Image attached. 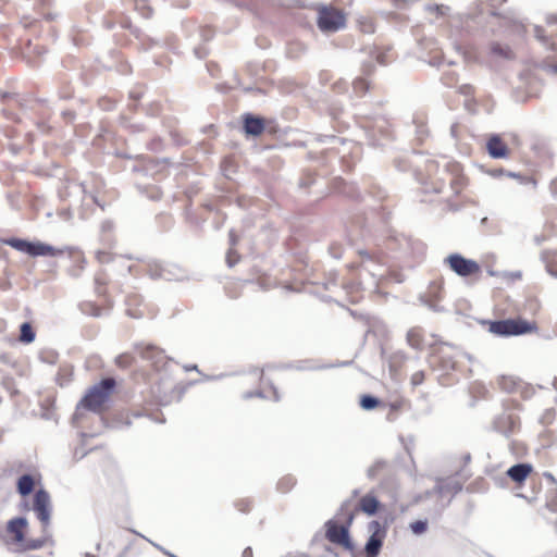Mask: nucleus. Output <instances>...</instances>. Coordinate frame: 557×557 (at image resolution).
<instances>
[{"label": "nucleus", "instance_id": "obj_1", "mask_svg": "<svg viewBox=\"0 0 557 557\" xmlns=\"http://www.w3.org/2000/svg\"><path fill=\"white\" fill-rule=\"evenodd\" d=\"M115 380L113 377H104L97 384L92 385L86 395L81 399L76 407V412L73 416V419H77L78 410L81 407L98 412L104 403L109 399L110 395L113 393L115 388Z\"/></svg>", "mask_w": 557, "mask_h": 557}, {"label": "nucleus", "instance_id": "obj_2", "mask_svg": "<svg viewBox=\"0 0 557 557\" xmlns=\"http://www.w3.org/2000/svg\"><path fill=\"white\" fill-rule=\"evenodd\" d=\"M348 503L341 506L339 513L345 515V522L338 524L333 519L325 522V537L333 544L341 545L347 550L354 549V543L350 539L349 528L354 521V512L346 510Z\"/></svg>", "mask_w": 557, "mask_h": 557}, {"label": "nucleus", "instance_id": "obj_3", "mask_svg": "<svg viewBox=\"0 0 557 557\" xmlns=\"http://www.w3.org/2000/svg\"><path fill=\"white\" fill-rule=\"evenodd\" d=\"M482 324H488V331L500 337L519 336L536 330L535 323L521 319L480 320Z\"/></svg>", "mask_w": 557, "mask_h": 557}, {"label": "nucleus", "instance_id": "obj_4", "mask_svg": "<svg viewBox=\"0 0 557 557\" xmlns=\"http://www.w3.org/2000/svg\"><path fill=\"white\" fill-rule=\"evenodd\" d=\"M8 244L14 249L25 252L29 256H58L62 253V250L57 249L50 245L40 242H27L24 239L12 238L8 240Z\"/></svg>", "mask_w": 557, "mask_h": 557}, {"label": "nucleus", "instance_id": "obj_5", "mask_svg": "<svg viewBox=\"0 0 557 557\" xmlns=\"http://www.w3.org/2000/svg\"><path fill=\"white\" fill-rule=\"evenodd\" d=\"M369 531L371 532L364 545V557H377L382 550L384 539L386 536V529L377 520L369 523Z\"/></svg>", "mask_w": 557, "mask_h": 557}, {"label": "nucleus", "instance_id": "obj_6", "mask_svg": "<svg viewBox=\"0 0 557 557\" xmlns=\"http://www.w3.org/2000/svg\"><path fill=\"white\" fill-rule=\"evenodd\" d=\"M33 510L37 519L41 522L45 531L50 523L52 511L50 494L45 488H39L35 492Z\"/></svg>", "mask_w": 557, "mask_h": 557}, {"label": "nucleus", "instance_id": "obj_7", "mask_svg": "<svg viewBox=\"0 0 557 557\" xmlns=\"http://www.w3.org/2000/svg\"><path fill=\"white\" fill-rule=\"evenodd\" d=\"M345 24L344 15L334 9L323 8L319 12L318 25L322 32H336Z\"/></svg>", "mask_w": 557, "mask_h": 557}, {"label": "nucleus", "instance_id": "obj_8", "mask_svg": "<svg viewBox=\"0 0 557 557\" xmlns=\"http://www.w3.org/2000/svg\"><path fill=\"white\" fill-rule=\"evenodd\" d=\"M331 363H318L313 360H299L295 362H285L280 364L268 366V369L275 370H295V371H321L334 368Z\"/></svg>", "mask_w": 557, "mask_h": 557}, {"label": "nucleus", "instance_id": "obj_9", "mask_svg": "<svg viewBox=\"0 0 557 557\" xmlns=\"http://www.w3.org/2000/svg\"><path fill=\"white\" fill-rule=\"evenodd\" d=\"M447 262L450 269L461 276H469L480 271V267L475 261L465 259L459 255L449 256Z\"/></svg>", "mask_w": 557, "mask_h": 557}, {"label": "nucleus", "instance_id": "obj_10", "mask_svg": "<svg viewBox=\"0 0 557 557\" xmlns=\"http://www.w3.org/2000/svg\"><path fill=\"white\" fill-rule=\"evenodd\" d=\"M139 355L143 359L148 360L152 366L159 370L161 367H166L172 361L164 351L154 345H145L139 348Z\"/></svg>", "mask_w": 557, "mask_h": 557}, {"label": "nucleus", "instance_id": "obj_11", "mask_svg": "<svg viewBox=\"0 0 557 557\" xmlns=\"http://www.w3.org/2000/svg\"><path fill=\"white\" fill-rule=\"evenodd\" d=\"M27 524L28 521L25 517H15L8 521L7 530L9 533L13 534L14 542H24V530L26 529Z\"/></svg>", "mask_w": 557, "mask_h": 557}, {"label": "nucleus", "instance_id": "obj_12", "mask_svg": "<svg viewBox=\"0 0 557 557\" xmlns=\"http://www.w3.org/2000/svg\"><path fill=\"white\" fill-rule=\"evenodd\" d=\"M532 472V466L527 462H519L507 470V475L516 483H522Z\"/></svg>", "mask_w": 557, "mask_h": 557}, {"label": "nucleus", "instance_id": "obj_13", "mask_svg": "<svg viewBox=\"0 0 557 557\" xmlns=\"http://www.w3.org/2000/svg\"><path fill=\"white\" fill-rule=\"evenodd\" d=\"M380 507L381 502L371 493L363 495L359 500V509L368 516H374Z\"/></svg>", "mask_w": 557, "mask_h": 557}, {"label": "nucleus", "instance_id": "obj_14", "mask_svg": "<svg viewBox=\"0 0 557 557\" xmlns=\"http://www.w3.org/2000/svg\"><path fill=\"white\" fill-rule=\"evenodd\" d=\"M34 488H35V479L32 474L25 473V474H22L17 479L16 491L21 496H23V497L28 496L29 494L33 493Z\"/></svg>", "mask_w": 557, "mask_h": 557}, {"label": "nucleus", "instance_id": "obj_15", "mask_svg": "<svg viewBox=\"0 0 557 557\" xmlns=\"http://www.w3.org/2000/svg\"><path fill=\"white\" fill-rule=\"evenodd\" d=\"M487 150L493 158H505L507 156V147L498 136H493L487 141Z\"/></svg>", "mask_w": 557, "mask_h": 557}, {"label": "nucleus", "instance_id": "obj_16", "mask_svg": "<svg viewBox=\"0 0 557 557\" xmlns=\"http://www.w3.org/2000/svg\"><path fill=\"white\" fill-rule=\"evenodd\" d=\"M169 393L162 392V385L159 384L152 389L154 397L161 406H168L172 403L175 396V389L173 385L168 386Z\"/></svg>", "mask_w": 557, "mask_h": 557}, {"label": "nucleus", "instance_id": "obj_17", "mask_svg": "<svg viewBox=\"0 0 557 557\" xmlns=\"http://www.w3.org/2000/svg\"><path fill=\"white\" fill-rule=\"evenodd\" d=\"M35 338H36V333L33 329V325L29 322H23L20 325V336H18L20 342H22L24 344H30L35 341Z\"/></svg>", "mask_w": 557, "mask_h": 557}, {"label": "nucleus", "instance_id": "obj_18", "mask_svg": "<svg viewBox=\"0 0 557 557\" xmlns=\"http://www.w3.org/2000/svg\"><path fill=\"white\" fill-rule=\"evenodd\" d=\"M380 404V398L371 394H363L359 399V406L366 411L375 409Z\"/></svg>", "mask_w": 557, "mask_h": 557}, {"label": "nucleus", "instance_id": "obj_19", "mask_svg": "<svg viewBox=\"0 0 557 557\" xmlns=\"http://www.w3.org/2000/svg\"><path fill=\"white\" fill-rule=\"evenodd\" d=\"M245 129L248 134L258 135L263 129V123L260 119L247 117L245 121Z\"/></svg>", "mask_w": 557, "mask_h": 557}, {"label": "nucleus", "instance_id": "obj_20", "mask_svg": "<svg viewBox=\"0 0 557 557\" xmlns=\"http://www.w3.org/2000/svg\"><path fill=\"white\" fill-rule=\"evenodd\" d=\"M408 344L416 349H419L422 344V334L419 327H412L407 332Z\"/></svg>", "mask_w": 557, "mask_h": 557}, {"label": "nucleus", "instance_id": "obj_21", "mask_svg": "<svg viewBox=\"0 0 557 557\" xmlns=\"http://www.w3.org/2000/svg\"><path fill=\"white\" fill-rule=\"evenodd\" d=\"M409 529L412 534L421 536L428 531L429 521L426 519L416 520L409 524Z\"/></svg>", "mask_w": 557, "mask_h": 557}, {"label": "nucleus", "instance_id": "obj_22", "mask_svg": "<svg viewBox=\"0 0 557 557\" xmlns=\"http://www.w3.org/2000/svg\"><path fill=\"white\" fill-rule=\"evenodd\" d=\"M47 543V537L41 536L39 539H30V540H24L21 544L23 545L24 550H35L44 547Z\"/></svg>", "mask_w": 557, "mask_h": 557}, {"label": "nucleus", "instance_id": "obj_23", "mask_svg": "<svg viewBox=\"0 0 557 557\" xmlns=\"http://www.w3.org/2000/svg\"><path fill=\"white\" fill-rule=\"evenodd\" d=\"M461 485L458 482H454L453 484H443L442 482H438L434 491L438 493L440 495H443L445 492L450 491L453 494H457L461 491Z\"/></svg>", "mask_w": 557, "mask_h": 557}, {"label": "nucleus", "instance_id": "obj_24", "mask_svg": "<svg viewBox=\"0 0 557 557\" xmlns=\"http://www.w3.org/2000/svg\"><path fill=\"white\" fill-rule=\"evenodd\" d=\"M133 361L134 358L128 354H122L115 358V363L121 368L129 367L133 363Z\"/></svg>", "mask_w": 557, "mask_h": 557}, {"label": "nucleus", "instance_id": "obj_25", "mask_svg": "<svg viewBox=\"0 0 557 557\" xmlns=\"http://www.w3.org/2000/svg\"><path fill=\"white\" fill-rule=\"evenodd\" d=\"M440 359L442 361V370L449 371L455 369V361L446 357L442 351L440 352Z\"/></svg>", "mask_w": 557, "mask_h": 557}, {"label": "nucleus", "instance_id": "obj_26", "mask_svg": "<svg viewBox=\"0 0 557 557\" xmlns=\"http://www.w3.org/2000/svg\"><path fill=\"white\" fill-rule=\"evenodd\" d=\"M424 381V372L417 371L411 375L410 383L413 387L421 385Z\"/></svg>", "mask_w": 557, "mask_h": 557}, {"label": "nucleus", "instance_id": "obj_27", "mask_svg": "<svg viewBox=\"0 0 557 557\" xmlns=\"http://www.w3.org/2000/svg\"><path fill=\"white\" fill-rule=\"evenodd\" d=\"M151 275L154 277H162L165 280H180L181 278L180 276L172 275L170 270H166V269H162L160 272H152Z\"/></svg>", "mask_w": 557, "mask_h": 557}, {"label": "nucleus", "instance_id": "obj_28", "mask_svg": "<svg viewBox=\"0 0 557 557\" xmlns=\"http://www.w3.org/2000/svg\"><path fill=\"white\" fill-rule=\"evenodd\" d=\"M354 88L357 92H363L367 90L368 88V83L360 78V79H357L355 83H354Z\"/></svg>", "mask_w": 557, "mask_h": 557}, {"label": "nucleus", "instance_id": "obj_29", "mask_svg": "<svg viewBox=\"0 0 557 557\" xmlns=\"http://www.w3.org/2000/svg\"><path fill=\"white\" fill-rule=\"evenodd\" d=\"M252 397H259V398H264V394L262 391H256V392H246L244 393L243 395V398L244 399H250Z\"/></svg>", "mask_w": 557, "mask_h": 557}, {"label": "nucleus", "instance_id": "obj_30", "mask_svg": "<svg viewBox=\"0 0 557 557\" xmlns=\"http://www.w3.org/2000/svg\"><path fill=\"white\" fill-rule=\"evenodd\" d=\"M383 462H376L375 465H373L371 468H369L368 470V476L369 478H374L376 471L382 467Z\"/></svg>", "mask_w": 557, "mask_h": 557}, {"label": "nucleus", "instance_id": "obj_31", "mask_svg": "<svg viewBox=\"0 0 557 557\" xmlns=\"http://www.w3.org/2000/svg\"><path fill=\"white\" fill-rule=\"evenodd\" d=\"M503 388L506 389L507 392H512L513 391V383L511 381H508L507 379H503Z\"/></svg>", "mask_w": 557, "mask_h": 557}, {"label": "nucleus", "instance_id": "obj_32", "mask_svg": "<svg viewBox=\"0 0 557 557\" xmlns=\"http://www.w3.org/2000/svg\"><path fill=\"white\" fill-rule=\"evenodd\" d=\"M403 404H404V401L399 400V401H393L388 406H389L391 411H398V410H400Z\"/></svg>", "mask_w": 557, "mask_h": 557}, {"label": "nucleus", "instance_id": "obj_33", "mask_svg": "<svg viewBox=\"0 0 557 557\" xmlns=\"http://www.w3.org/2000/svg\"><path fill=\"white\" fill-rule=\"evenodd\" d=\"M233 256H234V251L232 249H230V251L227 252V256H226V260L230 265H233L237 261V259H233Z\"/></svg>", "mask_w": 557, "mask_h": 557}, {"label": "nucleus", "instance_id": "obj_34", "mask_svg": "<svg viewBox=\"0 0 557 557\" xmlns=\"http://www.w3.org/2000/svg\"><path fill=\"white\" fill-rule=\"evenodd\" d=\"M228 375L230 374H227V373H220L218 375H208V376H206V380H222Z\"/></svg>", "mask_w": 557, "mask_h": 557}, {"label": "nucleus", "instance_id": "obj_35", "mask_svg": "<svg viewBox=\"0 0 557 557\" xmlns=\"http://www.w3.org/2000/svg\"><path fill=\"white\" fill-rule=\"evenodd\" d=\"M544 478L547 479L552 484H555L557 486V481L555 476L550 472H544Z\"/></svg>", "mask_w": 557, "mask_h": 557}, {"label": "nucleus", "instance_id": "obj_36", "mask_svg": "<svg viewBox=\"0 0 557 557\" xmlns=\"http://www.w3.org/2000/svg\"><path fill=\"white\" fill-rule=\"evenodd\" d=\"M131 532H132V533H134V534H136V535H138V536H140V537H143V539H145V540H147V541H148L149 543H151L154 547H157V548L161 549V547H160L158 544H156V543L151 542V541H150V540H148L145 535L140 534V533H139V532H137L136 530L131 529Z\"/></svg>", "mask_w": 557, "mask_h": 557}, {"label": "nucleus", "instance_id": "obj_37", "mask_svg": "<svg viewBox=\"0 0 557 557\" xmlns=\"http://www.w3.org/2000/svg\"><path fill=\"white\" fill-rule=\"evenodd\" d=\"M243 557H252V549H251V547H246L244 549Z\"/></svg>", "mask_w": 557, "mask_h": 557}, {"label": "nucleus", "instance_id": "obj_38", "mask_svg": "<svg viewBox=\"0 0 557 557\" xmlns=\"http://www.w3.org/2000/svg\"><path fill=\"white\" fill-rule=\"evenodd\" d=\"M185 371H197L199 372V369H198V366L197 364H191V366H186L185 367Z\"/></svg>", "mask_w": 557, "mask_h": 557}, {"label": "nucleus", "instance_id": "obj_39", "mask_svg": "<svg viewBox=\"0 0 557 557\" xmlns=\"http://www.w3.org/2000/svg\"><path fill=\"white\" fill-rule=\"evenodd\" d=\"M507 175H508V176H510V177H513V178H518V180H520V182H521V183H524V182H525V180H524V178L520 177L519 175H517V174H515V173H507Z\"/></svg>", "mask_w": 557, "mask_h": 557}, {"label": "nucleus", "instance_id": "obj_40", "mask_svg": "<svg viewBox=\"0 0 557 557\" xmlns=\"http://www.w3.org/2000/svg\"><path fill=\"white\" fill-rule=\"evenodd\" d=\"M272 391H273V394H274V400L278 401L280 400V395H278V392H277L276 387L272 386Z\"/></svg>", "mask_w": 557, "mask_h": 557}, {"label": "nucleus", "instance_id": "obj_41", "mask_svg": "<svg viewBox=\"0 0 557 557\" xmlns=\"http://www.w3.org/2000/svg\"><path fill=\"white\" fill-rule=\"evenodd\" d=\"M547 269H548L549 273H552L553 275L557 276V269L556 270L553 269L552 265H548Z\"/></svg>", "mask_w": 557, "mask_h": 557}, {"label": "nucleus", "instance_id": "obj_42", "mask_svg": "<svg viewBox=\"0 0 557 557\" xmlns=\"http://www.w3.org/2000/svg\"><path fill=\"white\" fill-rule=\"evenodd\" d=\"M500 174H503L502 170H496V171H492L491 172V175H493V176H497V175H500Z\"/></svg>", "mask_w": 557, "mask_h": 557}, {"label": "nucleus", "instance_id": "obj_43", "mask_svg": "<svg viewBox=\"0 0 557 557\" xmlns=\"http://www.w3.org/2000/svg\"><path fill=\"white\" fill-rule=\"evenodd\" d=\"M283 557H311V556H309L308 554H305V553H304V554H300V555H298V556L285 555V556H283Z\"/></svg>", "mask_w": 557, "mask_h": 557}, {"label": "nucleus", "instance_id": "obj_44", "mask_svg": "<svg viewBox=\"0 0 557 557\" xmlns=\"http://www.w3.org/2000/svg\"><path fill=\"white\" fill-rule=\"evenodd\" d=\"M500 421H510L511 424L513 423L509 416L500 418Z\"/></svg>", "mask_w": 557, "mask_h": 557}, {"label": "nucleus", "instance_id": "obj_45", "mask_svg": "<svg viewBox=\"0 0 557 557\" xmlns=\"http://www.w3.org/2000/svg\"><path fill=\"white\" fill-rule=\"evenodd\" d=\"M41 360L48 363H53L54 361L51 360V358L46 359L44 356H41Z\"/></svg>", "mask_w": 557, "mask_h": 557}, {"label": "nucleus", "instance_id": "obj_46", "mask_svg": "<svg viewBox=\"0 0 557 557\" xmlns=\"http://www.w3.org/2000/svg\"><path fill=\"white\" fill-rule=\"evenodd\" d=\"M41 360L48 363H53L54 361L51 360V358L46 359L44 356H41Z\"/></svg>", "mask_w": 557, "mask_h": 557}, {"label": "nucleus", "instance_id": "obj_47", "mask_svg": "<svg viewBox=\"0 0 557 557\" xmlns=\"http://www.w3.org/2000/svg\"><path fill=\"white\" fill-rule=\"evenodd\" d=\"M552 385L557 391V377L553 380Z\"/></svg>", "mask_w": 557, "mask_h": 557}, {"label": "nucleus", "instance_id": "obj_48", "mask_svg": "<svg viewBox=\"0 0 557 557\" xmlns=\"http://www.w3.org/2000/svg\"><path fill=\"white\" fill-rule=\"evenodd\" d=\"M370 265H371V263H366V264H363L362 269L366 270V271H369L370 270Z\"/></svg>", "mask_w": 557, "mask_h": 557}, {"label": "nucleus", "instance_id": "obj_49", "mask_svg": "<svg viewBox=\"0 0 557 557\" xmlns=\"http://www.w3.org/2000/svg\"><path fill=\"white\" fill-rule=\"evenodd\" d=\"M286 481H288V483H292L293 479L289 478V479H286ZM285 483V480L280 482V488L282 487V485Z\"/></svg>", "mask_w": 557, "mask_h": 557}, {"label": "nucleus", "instance_id": "obj_50", "mask_svg": "<svg viewBox=\"0 0 557 557\" xmlns=\"http://www.w3.org/2000/svg\"><path fill=\"white\" fill-rule=\"evenodd\" d=\"M84 557H97V556H95V555H92V554H90V553H85V554H84Z\"/></svg>", "mask_w": 557, "mask_h": 557}, {"label": "nucleus", "instance_id": "obj_51", "mask_svg": "<svg viewBox=\"0 0 557 557\" xmlns=\"http://www.w3.org/2000/svg\"><path fill=\"white\" fill-rule=\"evenodd\" d=\"M230 237H231V242H232V244H234V240H235V239H234V235H233V233H231V234H230Z\"/></svg>", "mask_w": 557, "mask_h": 557}, {"label": "nucleus", "instance_id": "obj_52", "mask_svg": "<svg viewBox=\"0 0 557 557\" xmlns=\"http://www.w3.org/2000/svg\"><path fill=\"white\" fill-rule=\"evenodd\" d=\"M100 548H101V544H100V543H98V544L96 545V549H97V550H99Z\"/></svg>", "mask_w": 557, "mask_h": 557}, {"label": "nucleus", "instance_id": "obj_53", "mask_svg": "<svg viewBox=\"0 0 557 557\" xmlns=\"http://www.w3.org/2000/svg\"><path fill=\"white\" fill-rule=\"evenodd\" d=\"M554 188H557V180L554 182Z\"/></svg>", "mask_w": 557, "mask_h": 557}, {"label": "nucleus", "instance_id": "obj_54", "mask_svg": "<svg viewBox=\"0 0 557 557\" xmlns=\"http://www.w3.org/2000/svg\"><path fill=\"white\" fill-rule=\"evenodd\" d=\"M515 277H516V278H519V277H520V274H519V273H516V274H515Z\"/></svg>", "mask_w": 557, "mask_h": 557}, {"label": "nucleus", "instance_id": "obj_55", "mask_svg": "<svg viewBox=\"0 0 557 557\" xmlns=\"http://www.w3.org/2000/svg\"><path fill=\"white\" fill-rule=\"evenodd\" d=\"M358 299L357 296H352V301H356Z\"/></svg>", "mask_w": 557, "mask_h": 557}, {"label": "nucleus", "instance_id": "obj_56", "mask_svg": "<svg viewBox=\"0 0 557 557\" xmlns=\"http://www.w3.org/2000/svg\"><path fill=\"white\" fill-rule=\"evenodd\" d=\"M285 288H287V289H294L293 287H289L288 285H285Z\"/></svg>", "mask_w": 557, "mask_h": 557}, {"label": "nucleus", "instance_id": "obj_57", "mask_svg": "<svg viewBox=\"0 0 557 557\" xmlns=\"http://www.w3.org/2000/svg\"><path fill=\"white\" fill-rule=\"evenodd\" d=\"M554 71L557 73V65L554 66Z\"/></svg>", "mask_w": 557, "mask_h": 557}, {"label": "nucleus", "instance_id": "obj_58", "mask_svg": "<svg viewBox=\"0 0 557 557\" xmlns=\"http://www.w3.org/2000/svg\"><path fill=\"white\" fill-rule=\"evenodd\" d=\"M172 557H176V556L172 555Z\"/></svg>", "mask_w": 557, "mask_h": 557}]
</instances>
